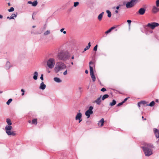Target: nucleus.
Instances as JSON below:
<instances>
[{
  "mask_svg": "<svg viewBox=\"0 0 159 159\" xmlns=\"http://www.w3.org/2000/svg\"><path fill=\"white\" fill-rule=\"evenodd\" d=\"M6 122L7 125L4 128V130L6 134L8 136H15L16 134L15 131L12 130L13 128L11 126L12 123L11 120L9 118H7Z\"/></svg>",
  "mask_w": 159,
  "mask_h": 159,
  "instance_id": "f257e3e1",
  "label": "nucleus"
},
{
  "mask_svg": "<svg viewBox=\"0 0 159 159\" xmlns=\"http://www.w3.org/2000/svg\"><path fill=\"white\" fill-rule=\"evenodd\" d=\"M120 8V7L119 6H117L116 7V8L117 9H118Z\"/></svg>",
  "mask_w": 159,
  "mask_h": 159,
  "instance_id": "8fccbe9b",
  "label": "nucleus"
},
{
  "mask_svg": "<svg viewBox=\"0 0 159 159\" xmlns=\"http://www.w3.org/2000/svg\"><path fill=\"white\" fill-rule=\"evenodd\" d=\"M154 104L155 102L154 101H152L148 105L152 107L154 105Z\"/></svg>",
  "mask_w": 159,
  "mask_h": 159,
  "instance_id": "473e14b6",
  "label": "nucleus"
},
{
  "mask_svg": "<svg viewBox=\"0 0 159 159\" xmlns=\"http://www.w3.org/2000/svg\"><path fill=\"white\" fill-rule=\"evenodd\" d=\"M35 27V26H33V28H34Z\"/></svg>",
  "mask_w": 159,
  "mask_h": 159,
  "instance_id": "6e6d98bb",
  "label": "nucleus"
},
{
  "mask_svg": "<svg viewBox=\"0 0 159 159\" xmlns=\"http://www.w3.org/2000/svg\"><path fill=\"white\" fill-rule=\"evenodd\" d=\"M156 137L157 138H159V130L157 129H155L154 130Z\"/></svg>",
  "mask_w": 159,
  "mask_h": 159,
  "instance_id": "a211bd4d",
  "label": "nucleus"
},
{
  "mask_svg": "<svg viewBox=\"0 0 159 159\" xmlns=\"http://www.w3.org/2000/svg\"><path fill=\"white\" fill-rule=\"evenodd\" d=\"M21 91L22 92V96L24 95V93H25V91H24V90L23 89H21Z\"/></svg>",
  "mask_w": 159,
  "mask_h": 159,
  "instance_id": "4c0bfd02",
  "label": "nucleus"
},
{
  "mask_svg": "<svg viewBox=\"0 0 159 159\" xmlns=\"http://www.w3.org/2000/svg\"><path fill=\"white\" fill-rule=\"evenodd\" d=\"M143 149L146 156H149L152 154V152L151 149L144 147H143Z\"/></svg>",
  "mask_w": 159,
  "mask_h": 159,
  "instance_id": "0eeeda50",
  "label": "nucleus"
},
{
  "mask_svg": "<svg viewBox=\"0 0 159 159\" xmlns=\"http://www.w3.org/2000/svg\"><path fill=\"white\" fill-rule=\"evenodd\" d=\"M142 119H143V116L142 117Z\"/></svg>",
  "mask_w": 159,
  "mask_h": 159,
  "instance_id": "4d7b16f0",
  "label": "nucleus"
},
{
  "mask_svg": "<svg viewBox=\"0 0 159 159\" xmlns=\"http://www.w3.org/2000/svg\"><path fill=\"white\" fill-rule=\"evenodd\" d=\"M50 31L49 30H48L45 31L43 34L44 35H47L50 34Z\"/></svg>",
  "mask_w": 159,
  "mask_h": 159,
  "instance_id": "a878e982",
  "label": "nucleus"
},
{
  "mask_svg": "<svg viewBox=\"0 0 159 159\" xmlns=\"http://www.w3.org/2000/svg\"><path fill=\"white\" fill-rule=\"evenodd\" d=\"M46 87V85L44 84L43 81H42L40 84L39 89L42 90H44Z\"/></svg>",
  "mask_w": 159,
  "mask_h": 159,
  "instance_id": "ddd939ff",
  "label": "nucleus"
},
{
  "mask_svg": "<svg viewBox=\"0 0 159 159\" xmlns=\"http://www.w3.org/2000/svg\"><path fill=\"white\" fill-rule=\"evenodd\" d=\"M71 64H72V65H73V63L72 62H71Z\"/></svg>",
  "mask_w": 159,
  "mask_h": 159,
  "instance_id": "5fc2aeb1",
  "label": "nucleus"
},
{
  "mask_svg": "<svg viewBox=\"0 0 159 159\" xmlns=\"http://www.w3.org/2000/svg\"><path fill=\"white\" fill-rule=\"evenodd\" d=\"M104 123V119L102 118L101 120L98 121V125L99 127H102Z\"/></svg>",
  "mask_w": 159,
  "mask_h": 159,
  "instance_id": "9b49d317",
  "label": "nucleus"
},
{
  "mask_svg": "<svg viewBox=\"0 0 159 159\" xmlns=\"http://www.w3.org/2000/svg\"><path fill=\"white\" fill-rule=\"evenodd\" d=\"M55 64V61L52 58L49 59L47 62V65L50 69L54 67Z\"/></svg>",
  "mask_w": 159,
  "mask_h": 159,
  "instance_id": "423d86ee",
  "label": "nucleus"
},
{
  "mask_svg": "<svg viewBox=\"0 0 159 159\" xmlns=\"http://www.w3.org/2000/svg\"><path fill=\"white\" fill-rule=\"evenodd\" d=\"M91 65L93 66L94 65L93 62L91 61L89 62V69L91 77L92 79V80L94 82L96 80V78L94 75L93 68L91 66Z\"/></svg>",
  "mask_w": 159,
  "mask_h": 159,
  "instance_id": "20e7f679",
  "label": "nucleus"
},
{
  "mask_svg": "<svg viewBox=\"0 0 159 159\" xmlns=\"http://www.w3.org/2000/svg\"><path fill=\"white\" fill-rule=\"evenodd\" d=\"M143 120H146V119H144Z\"/></svg>",
  "mask_w": 159,
  "mask_h": 159,
  "instance_id": "13d9d810",
  "label": "nucleus"
},
{
  "mask_svg": "<svg viewBox=\"0 0 159 159\" xmlns=\"http://www.w3.org/2000/svg\"><path fill=\"white\" fill-rule=\"evenodd\" d=\"M93 107L92 106H90L89 109L85 112V115L88 118H89L91 115L93 113Z\"/></svg>",
  "mask_w": 159,
  "mask_h": 159,
  "instance_id": "6e6552de",
  "label": "nucleus"
},
{
  "mask_svg": "<svg viewBox=\"0 0 159 159\" xmlns=\"http://www.w3.org/2000/svg\"><path fill=\"white\" fill-rule=\"evenodd\" d=\"M50 72V71H48V73H49Z\"/></svg>",
  "mask_w": 159,
  "mask_h": 159,
  "instance_id": "bf43d9fd",
  "label": "nucleus"
},
{
  "mask_svg": "<svg viewBox=\"0 0 159 159\" xmlns=\"http://www.w3.org/2000/svg\"><path fill=\"white\" fill-rule=\"evenodd\" d=\"M3 18V16L0 14V19H2Z\"/></svg>",
  "mask_w": 159,
  "mask_h": 159,
  "instance_id": "de8ad7c7",
  "label": "nucleus"
},
{
  "mask_svg": "<svg viewBox=\"0 0 159 159\" xmlns=\"http://www.w3.org/2000/svg\"><path fill=\"white\" fill-rule=\"evenodd\" d=\"M79 2H74V6L75 7H77L79 5Z\"/></svg>",
  "mask_w": 159,
  "mask_h": 159,
  "instance_id": "7c9ffc66",
  "label": "nucleus"
},
{
  "mask_svg": "<svg viewBox=\"0 0 159 159\" xmlns=\"http://www.w3.org/2000/svg\"><path fill=\"white\" fill-rule=\"evenodd\" d=\"M64 28H62L60 30V31L61 32L63 33L64 34H66V31H64Z\"/></svg>",
  "mask_w": 159,
  "mask_h": 159,
  "instance_id": "cd10ccee",
  "label": "nucleus"
},
{
  "mask_svg": "<svg viewBox=\"0 0 159 159\" xmlns=\"http://www.w3.org/2000/svg\"><path fill=\"white\" fill-rule=\"evenodd\" d=\"M40 78L41 80H43V74H42L41 75V77H40Z\"/></svg>",
  "mask_w": 159,
  "mask_h": 159,
  "instance_id": "a19ab883",
  "label": "nucleus"
},
{
  "mask_svg": "<svg viewBox=\"0 0 159 159\" xmlns=\"http://www.w3.org/2000/svg\"><path fill=\"white\" fill-rule=\"evenodd\" d=\"M53 80L54 81L57 83H61L62 81L61 80L60 78L57 77H54L53 79Z\"/></svg>",
  "mask_w": 159,
  "mask_h": 159,
  "instance_id": "6ab92c4d",
  "label": "nucleus"
},
{
  "mask_svg": "<svg viewBox=\"0 0 159 159\" xmlns=\"http://www.w3.org/2000/svg\"><path fill=\"white\" fill-rule=\"evenodd\" d=\"M38 72L37 71H35L34 74L33 79L34 80H36L38 79Z\"/></svg>",
  "mask_w": 159,
  "mask_h": 159,
  "instance_id": "412c9836",
  "label": "nucleus"
},
{
  "mask_svg": "<svg viewBox=\"0 0 159 159\" xmlns=\"http://www.w3.org/2000/svg\"><path fill=\"white\" fill-rule=\"evenodd\" d=\"M97 49V45H96L93 48V50L94 51H96Z\"/></svg>",
  "mask_w": 159,
  "mask_h": 159,
  "instance_id": "c9c22d12",
  "label": "nucleus"
},
{
  "mask_svg": "<svg viewBox=\"0 0 159 159\" xmlns=\"http://www.w3.org/2000/svg\"><path fill=\"white\" fill-rule=\"evenodd\" d=\"M88 71L87 70H85V73H86V74H88Z\"/></svg>",
  "mask_w": 159,
  "mask_h": 159,
  "instance_id": "49530a36",
  "label": "nucleus"
},
{
  "mask_svg": "<svg viewBox=\"0 0 159 159\" xmlns=\"http://www.w3.org/2000/svg\"><path fill=\"white\" fill-rule=\"evenodd\" d=\"M82 114L80 112L78 113L75 116V120H78L79 123L82 120Z\"/></svg>",
  "mask_w": 159,
  "mask_h": 159,
  "instance_id": "9d476101",
  "label": "nucleus"
},
{
  "mask_svg": "<svg viewBox=\"0 0 159 159\" xmlns=\"http://www.w3.org/2000/svg\"><path fill=\"white\" fill-rule=\"evenodd\" d=\"M72 59H74V57L73 56L71 57Z\"/></svg>",
  "mask_w": 159,
  "mask_h": 159,
  "instance_id": "603ef678",
  "label": "nucleus"
},
{
  "mask_svg": "<svg viewBox=\"0 0 159 159\" xmlns=\"http://www.w3.org/2000/svg\"><path fill=\"white\" fill-rule=\"evenodd\" d=\"M156 5L157 7L159 6V0H157L156 2Z\"/></svg>",
  "mask_w": 159,
  "mask_h": 159,
  "instance_id": "72a5a7b5",
  "label": "nucleus"
},
{
  "mask_svg": "<svg viewBox=\"0 0 159 159\" xmlns=\"http://www.w3.org/2000/svg\"><path fill=\"white\" fill-rule=\"evenodd\" d=\"M116 103V101L115 100H113L112 101V102L110 103V105L111 106H113L114 105H115Z\"/></svg>",
  "mask_w": 159,
  "mask_h": 159,
  "instance_id": "b1692460",
  "label": "nucleus"
},
{
  "mask_svg": "<svg viewBox=\"0 0 159 159\" xmlns=\"http://www.w3.org/2000/svg\"><path fill=\"white\" fill-rule=\"evenodd\" d=\"M127 22L129 24V26H130V25L131 23V21L130 20H127Z\"/></svg>",
  "mask_w": 159,
  "mask_h": 159,
  "instance_id": "f704fd0d",
  "label": "nucleus"
},
{
  "mask_svg": "<svg viewBox=\"0 0 159 159\" xmlns=\"http://www.w3.org/2000/svg\"><path fill=\"white\" fill-rule=\"evenodd\" d=\"M159 26V24L158 23L152 22L148 23L145 25V27H148L152 30L154 29L156 27H158Z\"/></svg>",
  "mask_w": 159,
  "mask_h": 159,
  "instance_id": "39448f33",
  "label": "nucleus"
},
{
  "mask_svg": "<svg viewBox=\"0 0 159 159\" xmlns=\"http://www.w3.org/2000/svg\"><path fill=\"white\" fill-rule=\"evenodd\" d=\"M66 68V66L62 62L57 63L54 68L55 71L57 73L61 70L65 69Z\"/></svg>",
  "mask_w": 159,
  "mask_h": 159,
  "instance_id": "7ed1b4c3",
  "label": "nucleus"
},
{
  "mask_svg": "<svg viewBox=\"0 0 159 159\" xmlns=\"http://www.w3.org/2000/svg\"><path fill=\"white\" fill-rule=\"evenodd\" d=\"M27 3L31 4L33 6L35 7L38 4V2L36 1H34L33 2H32L30 1H29Z\"/></svg>",
  "mask_w": 159,
  "mask_h": 159,
  "instance_id": "f8f14e48",
  "label": "nucleus"
},
{
  "mask_svg": "<svg viewBox=\"0 0 159 159\" xmlns=\"http://www.w3.org/2000/svg\"><path fill=\"white\" fill-rule=\"evenodd\" d=\"M106 90V89L105 88H102L101 89V91L102 92H104Z\"/></svg>",
  "mask_w": 159,
  "mask_h": 159,
  "instance_id": "58836bf2",
  "label": "nucleus"
},
{
  "mask_svg": "<svg viewBox=\"0 0 159 159\" xmlns=\"http://www.w3.org/2000/svg\"><path fill=\"white\" fill-rule=\"evenodd\" d=\"M115 27H114V26H113L112 27H111L110 29L111 30V31L112 30L114 29L115 28Z\"/></svg>",
  "mask_w": 159,
  "mask_h": 159,
  "instance_id": "c03bdc74",
  "label": "nucleus"
},
{
  "mask_svg": "<svg viewBox=\"0 0 159 159\" xmlns=\"http://www.w3.org/2000/svg\"><path fill=\"white\" fill-rule=\"evenodd\" d=\"M109 95L108 94H105L102 97V100H104L105 99L108 98Z\"/></svg>",
  "mask_w": 159,
  "mask_h": 159,
  "instance_id": "393cba45",
  "label": "nucleus"
},
{
  "mask_svg": "<svg viewBox=\"0 0 159 159\" xmlns=\"http://www.w3.org/2000/svg\"><path fill=\"white\" fill-rule=\"evenodd\" d=\"M115 12L116 13H117L118 12V11L117 10H116L115 11Z\"/></svg>",
  "mask_w": 159,
  "mask_h": 159,
  "instance_id": "864d4df0",
  "label": "nucleus"
},
{
  "mask_svg": "<svg viewBox=\"0 0 159 159\" xmlns=\"http://www.w3.org/2000/svg\"><path fill=\"white\" fill-rule=\"evenodd\" d=\"M103 14L104 12H102L98 16V19L99 21L102 20Z\"/></svg>",
  "mask_w": 159,
  "mask_h": 159,
  "instance_id": "4be33fe9",
  "label": "nucleus"
},
{
  "mask_svg": "<svg viewBox=\"0 0 159 159\" xmlns=\"http://www.w3.org/2000/svg\"><path fill=\"white\" fill-rule=\"evenodd\" d=\"M12 99L11 98L9 99L8 101L7 102V104L8 105H9L10 103L12 102Z\"/></svg>",
  "mask_w": 159,
  "mask_h": 159,
  "instance_id": "2f4dec72",
  "label": "nucleus"
},
{
  "mask_svg": "<svg viewBox=\"0 0 159 159\" xmlns=\"http://www.w3.org/2000/svg\"><path fill=\"white\" fill-rule=\"evenodd\" d=\"M129 98V97H128V98H125V99L123 101V102L124 103L125 102H126L128 98Z\"/></svg>",
  "mask_w": 159,
  "mask_h": 159,
  "instance_id": "37998d69",
  "label": "nucleus"
},
{
  "mask_svg": "<svg viewBox=\"0 0 159 159\" xmlns=\"http://www.w3.org/2000/svg\"><path fill=\"white\" fill-rule=\"evenodd\" d=\"M63 75H66L67 74V70H66V71H65L64 72H63Z\"/></svg>",
  "mask_w": 159,
  "mask_h": 159,
  "instance_id": "ea45409f",
  "label": "nucleus"
},
{
  "mask_svg": "<svg viewBox=\"0 0 159 159\" xmlns=\"http://www.w3.org/2000/svg\"><path fill=\"white\" fill-rule=\"evenodd\" d=\"M14 10V9L13 7H11L10 9L8 10V11L9 12L13 11Z\"/></svg>",
  "mask_w": 159,
  "mask_h": 159,
  "instance_id": "c85d7f7f",
  "label": "nucleus"
},
{
  "mask_svg": "<svg viewBox=\"0 0 159 159\" xmlns=\"http://www.w3.org/2000/svg\"><path fill=\"white\" fill-rule=\"evenodd\" d=\"M145 12V9L144 8H140L138 11L139 13L141 15H143L144 14Z\"/></svg>",
  "mask_w": 159,
  "mask_h": 159,
  "instance_id": "4468645a",
  "label": "nucleus"
},
{
  "mask_svg": "<svg viewBox=\"0 0 159 159\" xmlns=\"http://www.w3.org/2000/svg\"><path fill=\"white\" fill-rule=\"evenodd\" d=\"M32 124L36 125L37 124V120L36 119L33 120L32 121Z\"/></svg>",
  "mask_w": 159,
  "mask_h": 159,
  "instance_id": "c756f323",
  "label": "nucleus"
},
{
  "mask_svg": "<svg viewBox=\"0 0 159 159\" xmlns=\"http://www.w3.org/2000/svg\"><path fill=\"white\" fill-rule=\"evenodd\" d=\"M10 63L9 61H7L5 66V68L7 70H8L11 66Z\"/></svg>",
  "mask_w": 159,
  "mask_h": 159,
  "instance_id": "2eb2a0df",
  "label": "nucleus"
},
{
  "mask_svg": "<svg viewBox=\"0 0 159 159\" xmlns=\"http://www.w3.org/2000/svg\"><path fill=\"white\" fill-rule=\"evenodd\" d=\"M17 14V13H16V14L14 13L12 14L10 16L7 17V18L10 20L14 19L16 17Z\"/></svg>",
  "mask_w": 159,
  "mask_h": 159,
  "instance_id": "dca6fc26",
  "label": "nucleus"
},
{
  "mask_svg": "<svg viewBox=\"0 0 159 159\" xmlns=\"http://www.w3.org/2000/svg\"><path fill=\"white\" fill-rule=\"evenodd\" d=\"M159 11V8L156 6H153L152 9V11L153 13H156Z\"/></svg>",
  "mask_w": 159,
  "mask_h": 159,
  "instance_id": "f3484780",
  "label": "nucleus"
},
{
  "mask_svg": "<svg viewBox=\"0 0 159 159\" xmlns=\"http://www.w3.org/2000/svg\"><path fill=\"white\" fill-rule=\"evenodd\" d=\"M106 12L107 14V16L109 17H111V12L109 10H107L106 11Z\"/></svg>",
  "mask_w": 159,
  "mask_h": 159,
  "instance_id": "bb28decb",
  "label": "nucleus"
},
{
  "mask_svg": "<svg viewBox=\"0 0 159 159\" xmlns=\"http://www.w3.org/2000/svg\"><path fill=\"white\" fill-rule=\"evenodd\" d=\"M136 2L137 3L139 2V0H135Z\"/></svg>",
  "mask_w": 159,
  "mask_h": 159,
  "instance_id": "3c124183",
  "label": "nucleus"
},
{
  "mask_svg": "<svg viewBox=\"0 0 159 159\" xmlns=\"http://www.w3.org/2000/svg\"><path fill=\"white\" fill-rule=\"evenodd\" d=\"M111 30L110 29H109L108 30H107V31H106V32H105V33L106 34H108V33L110 32H111Z\"/></svg>",
  "mask_w": 159,
  "mask_h": 159,
  "instance_id": "e433bc0d",
  "label": "nucleus"
},
{
  "mask_svg": "<svg viewBox=\"0 0 159 159\" xmlns=\"http://www.w3.org/2000/svg\"><path fill=\"white\" fill-rule=\"evenodd\" d=\"M7 4H8V6H11V4H10V2L8 3Z\"/></svg>",
  "mask_w": 159,
  "mask_h": 159,
  "instance_id": "09e8293b",
  "label": "nucleus"
},
{
  "mask_svg": "<svg viewBox=\"0 0 159 159\" xmlns=\"http://www.w3.org/2000/svg\"><path fill=\"white\" fill-rule=\"evenodd\" d=\"M142 103H143V102H139L138 103V106L139 107H140V104Z\"/></svg>",
  "mask_w": 159,
  "mask_h": 159,
  "instance_id": "79ce46f5",
  "label": "nucleus"
},
{
  "mask_svg": "<svg viewBox=\"0 0 159 159\" xmlns=\"http://www.w3.org/2000/svg\"><path fill=\"white\" fill-rule=\"evenodd\" d=\"M101 101V96L97 98V99L95 101V102L98 105L100 104Z\"/></svg>",
  "mask_w": 159,
  "mask_h": 159,
  "instance_id": "aec40b11",
  "label": "nucleus"
},
{
  "mask_svg": "<svg viewBox=\"0 0 159 159\" xmlns=\"http://www.w3.org/2000/svg\"><path fill=\"white\" fill-rule=\"evenodd\" d=\"M91 46V43H90V42H89L88 44V45L84 49V52H85V51H86L88 49H89L90 47Z\"/></svg>",
  "mask_w": 159,
  "mask_h": 159,
  "instance_id": "5701e85b",
  "label": "nucleus"
},
{
  "mask_svg": "<svg viewBox=\"0 0 159 159\" xmlns=\"http://www.w3.org/2000/svg\"><path fill=\"white\" fill-rule=\"evenodd\" d=\"M137 3L135 0H132L127 3L126 6L127 8H131L134 6Z\"/></svg>",
  "mask_w": 159,
  "mask_h": 159,
  "instance_id": "1a4fd4ad",
  "label": "nucleus"
},
{
  "mask_svg": "<svg viewBox=\"0 0 159 159\" xmlns=\"http://www.w3.org/2000/svg\"><path fill=\"white\" fill-rule=\"evenodd\" d=\"M70 56L69 52L67 51H62L59 52L58 55V57L61 60L66 61Z\"/></svg>",
  "mask_w": 159,
  "mask_h": 159,
  "instance_id": "f03ea898",
  "label": "nucleus"
},
{
  "mask_svg": "<svg viewBox=\"0 0 159 159\" xmlns=\"http://www.w3.org/2000/svg\"><path fill=\"white\" fill-rule=\"evenodd\" d=\"M124 103V102H121V103H119L118 104V106H120V105H122L123 103Z\"/></svg>",
  "mask_w": 159,
  "mask_h": 159,
  "instance_id": "a18cd8bd",
  "label": "nucleus"
}]
</instances>
